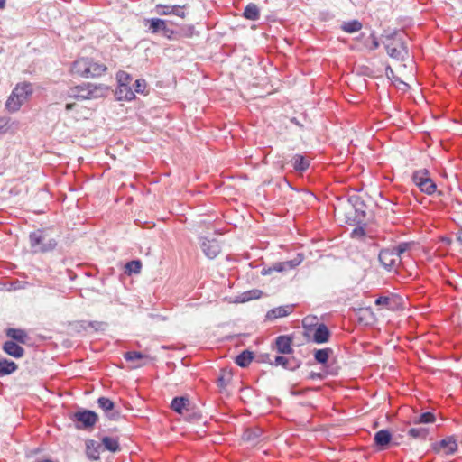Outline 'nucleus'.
Returning <instances> with one entry per match:
<instances>
[{"mask_svg":"<svg viewBox=\"0 0 462 462\" xmlns=\"http://www.w3.org/2000/svg\"><path fill=\"white\" fill-rule=\"evenodd\" d=\"M429 430L425 427L411 428L408 430V436L415 439L424 440L428 437Z\"/></svg>","mask_w":462,"mask_h":462,"instance_id":"473e14b6","label":"nucleus"},{"mask_svg":"<svg viewBox=\"0 0 462 462\" xmlns=\"http://www.w3.org/2000/svg\"><path fill=\"white\" fill-rule=\"evenodd\" d=\"M189 399L186 396L174 397L171 403V408L177 413L182 414L187 406L189 405Z\"/></svg>","mask_w":462,"mask_h":462,"instance_id":"4be33fe9","label":"nucleus"},{"mask_svg":"<svg viewBox=\"0 0 462 462\" xmlns=\"http://www.w3.org/2000/svg\"><path fill=\"white\" fill-rule=\"evenodd\" d=\"M378 260L388 271H392L400 263L391 248L382 249L379 253Z\"/></svg>","mask_w":462,"mask_h":462,"instance_id":"6e6552de","label":"nucleus"},{"mask_svg":"<svg viewBox=\"0 0 462 462\" xmlns=\"http://www.w3.org/2000/svg\"><path fill=\"white\" fill-rule=\"evenodd\" d=\"M102 444L105 448V449L110 451V452H117L120 450V446L118 439L116 438L111 437H104L102 438Z\"/></svg>","mask_w":462,"mask_h":462,"instance_id":"2f4dec72","label":"nucleus"},{"mask_svg":"<svg viewBox=\"0 0 462 462\" xmlns=\"http://www.w3.org/2000/svg\"><path fill=\"white\" fill-rule=\"evenodd\" d=\"M107 91L108 88L104 84H93L87 82L70 88L66 94V99H97L106 96Z\"/></svg>","mask_w":462,"mask_h":462,"instance_id":"f03ea898","label":"nucleus"},{"mask_svg":"<svg viewBox=\"0 0 462 462\" xmlns=\"http://www.w3.org/2000/svg\"><path fill=\"white\" fill-rule=\"evenodd\" d=\"M302 262V258H295L293 260H291V261H286V263H288V268L289 270H291L293 268H295L296 266H298L300 263Z\"/></svg>","mask_w":462,"mask_h":462,"instance_id":"3c124183","label":"nucleus"},{"mask_svg":"<svg viewBox=\"0 0 462 462\" xmlns=\"http://www.w3.org/2000/svg\"><path fill=\"white\" fill-rule=\"evenodd\" d=\"M89 58H79L71 65V73L79 77L87 78Z\"/></svg>","mask_w":462,"mask_h":462,"instance_id":"9b49d317","label":"nucleus"},{"mask_svg":"<svg viewBox=\"0 0 462 462\" xmlns=\"http://www.w3.org/2000/svg\"><path fill=\"white\" fill-rule=\"evenodd\" d=\"M3 350L9 356L21 358L24 355V349L13 340H8L4 343Z\"/></svg>","mask_w":462,"mask_h":462,"instance_id":"4468645a","label":"nucleus"},{"mask_svg":"<svg viewBox=\"0 0 462 462\" xmlns=\"http://www.w3.org/2000/svg\"><path fill=\"white\" fill-rule=\"evenodd\" d=\"M75 103H67L65 106L66 111H70L74 108Z\"/></svg>","mask_w":462,"mask_h":462,"instance_id":"4d7b16f0","label":"nucleus"},{"mask_svg":"<svg viewBox=\"0 0 462 462\" xmlns=\"http://www.w3.org/2000/svg\"><path fill=\"white\" fill-rule=\"evenodd\" d=\"M365 236V231L364 227H362V226H357V227L354 228L351 233V236L353 238H363Z\"/></svg>","mask_w":462,"mask_h":462,"instance_id":"8fccbe9b","label":"nucleus"},{"mask_svg":"<svg viewBox=\"0 0 462 462\" xmlns=\"http://www.w3.org/2000/svg\"><path fill=\"white\" fill-rule=\"evenodd\" d=\"M432 448L435 452L444 450L446 455H452L457 448V441L454 436L447 437L439 442H435L432 445Z\"/></svg>","mask_w":462,"mask_h":462,"instance_id":"1a4fd4ad","label":"nucleus"},{"mask_svg":"<svg viewBox=\"0 0 462 462\" xmlns=\"http://www.w3.org/2000/svg\"><path fill=\"white\" fill-rule=\"evenodd\" d=\"M230 379L231 377L229 374H222L217 380V386L225 388L228 384Z\"/></svg>","mask_w":462,"mask_h":462,"instance_id":"49530a36","label":"nucleus"},{"mask_svg":"<svg viewBox=\"0 0 462 462\" xmlns=\"http://www.w3.org/2000/svg\"><path fill=\"white\" fill-rule=\"evenodd\" d=\"M6 0H0V9H4L5 6Z\"/></svg>","mask_w":462,"mask_h":462,"instance_id":"13d9d810","label":"nucleus"},{"mask_svg":"<svg viewBox=\"0 0 462 462\" xmlns=\"http://www.w3.org/2000/svg\"><path fill=\"white\" fill-rule=\"evenodd\" d=\"M291 122L295 124L296 125L301 127V128L303 127V125L301 123H300V121L296 117H292L291 119Z\"/></svg>","mask_w":462,"mask_h":462,"instance_id":"6e6d98bb","label":"nucleus"},{"mask_svg":"<svg viewBox=\"0 0 462 462\" xmlns=\"http://www.w3.org/2000/svg\"><path fill=\"white\" fill-rule=\"evenodd\" d=\"M9 121L10 119L7 117H0V135L9 130Z\"/></svg>","mask_w":462,"mask_h":462,"instance_id":"de8ad7c7","label":"nucleus"},{"mask_svg":"<svg viewBox=\"0 0 462 462\" xmlns=\"http://www.w3.org/2000/svg\"><path fill=\"white\" fill-rule=\"evenodd\" d=\"M263 430L258 427L246 429L242 436V439L253 445L257 444L262 439Z\"/></svg>","mask_w":462,"mask_h":462,"instance_id":"2eb2a0df","label":"nucleus"},{"mask_svg":"<svg viewBox=\"0 0 462 462\" xmlns=\"http://www.w3.org/2000/svg\"><path fill=\"white\" fill-rule=\"evenodd\" d=\"M292 339L289 336H279L275 339L276 349L280 354H291L293 349L291 347Z\"/></svg>","mask_w":462,"mask_h":462,"instance_id":"f8f14e48","label":"nucleus"},{"mask_svg":"<svg viewBox=\"0 0 462 462\" xmlns=\"http://www.w3.org/2000/svg\"><path fill=\"white\" fill-rule=\"evenodd\" d=\"M288 263L286 262H280V263H275L273 267L269 268L268 270H264L263 272V274H268V273H271V272L273 271H275V272H284V271H287L289 270L288 268Z\"/></svg>","mask_w":462,"mask_h":462,"instance_id":"a19ab883","label":"nucleus"},{"mask_svg":"<svg viewBox=\"0 0 462 462\" xmlns=\"http://www.w3.org/2000/svg\"><path fill=\"white\" fill-rule=\"evenodd\" d=\"M291 312V307L289 306H280L277 308H273L270 310L266 313V319L269 320H273L278 318L286 317Z\"/></svg>","mask_w":462,"mask_h":462,"instance_id":"5701e85b","label":"nucleus"},{"mask_svg":"<svg viewBox=\"0 0 462 462\" xmlns=\"http://www.w3.org/2000/svg\"><path fill=\"white\" fill-rule=\"evenodd\" d=\"M348 204L354 210L352 215L350 212L346 215V223L349 225H360L366 217V205L358 195H351L348 198Z\"/></svg>","mask_w":462,"mask_h":462,"instance_id":"20e7f679","label":"nucleus"},{"mask_svg":"<svg viewBox=\"0 0 462 462\" xmlns=\"http://www.w3.org/2000/svg\"><path fill=\"white\" fill-rule=\"evenodd\" d=\"M70 420L77 430H89L97 422L98 416L93 411L80 409L70 415Z\"/></svg>","mask_w":462,"mask_h":462,"instance_id":"39448f33","label":"nucleus"},{"mask_svg":"<svg viewBox=\"0 0 462 462\" xmlns=\"http://www.w3.org/2000/svg\"><path fill=\"white\" fill-rule=\"evenodd\" d=\"M39 462H53V461H51V460H50V459H43V460H41V461H39Z\"/></svg>","mask_w":462,"mask_h":462,"instance_id":"bf43d9fd","label":"nucleus"},{"mask_svg":"<svg viewBox=\"0 0 462 462\" xmlns=\"http://www.w3.org/2000/svg\"><path fill=\"white\" fill-rule=\"evenodd\" d=\"M390 302H391V299L387 296H381L375 300V304L377 306H384L387 309H389Z\"/></svg>","mask_w":462,"mask_h":462,"instance_id":"09e8293b","label":"nucleus"},{"mask_svg":"<svg viewBox=\"0 0 462 462\" xmlns=\"http://www.w3.org/2000/svg\"><path fill=\"white\" fill-rule=\"evenodd\" d=\"M383 44L385 47L387 54L398 61H403L408 58V48L405 45L402 34L396 30L390 33L383 35Z\"/></svg>","mask_w":462,"mask_h":462,"instance_id":"7ed1b4c3","label":"nucleus"},{"mask_svg":"<svg viewBox=\"0 0 462 462\" xmlns=\"http://www.w3.org/2000/svg\"><path fill=\"white\" fill-rule=\"evenodd\" d=\"M185 6L180 5H158L156 6L157 13L162 15L175 14L179 17L184 18L185 13L182 10Z\"/></svg>","mask_w":462,"mask_h":462,"instance_id":"dca6fc26","label":"nucleus"},{"mask_svg":"<svg viewBox=\"0 0 462 462\" xmlns=\"http://www.w3.org/2000/svg\"><path fill=\"white\" fill-rule=\"evenodd\" d=\"M385 76L389 79H395L396 81L400 82L401 84H402L404 87H408V85L403 82L402 80H401L399 78H396L395 75H394V71L393 70V69L391 68L390 65H387L386 68H385Z\"/></svg>","mask_w":462,"mask_h":462,"instance_id":"a18cd8bd","label":"nucleus"},{"mask_svg":"<svg viewBox=\"0 0 462 462\" xmlns=\"http://www.w3.org/2000/svg\"><path fill=\"white\" fill-rule=\"evenodd\" d=\"M291 361L294 363V365H291L290 358H287V357H284L282 356H275L274 361L272 362L271 364L274 365L276 366L281 365V366H282L286 369L291 370V371H295L301 365L300 360H298V359L292 357Z\"/></svg>","mask_w":462,"mask_h":462,"instance_id":"aec40b11","label":"nucleus"},{"mask_svg":"<svg viewBox=\"0 0 462 462\" xmlns=\"http://www.w3.org/2000/svg\"><path fill=\"white\" fill-rule=\"evenodd\" d=\"M371 38L373 41H372V46L370 49L376 50L379 47L380 43H379L377 38L375 37L374 33L371 34Z\"/></svg>","mask_w":462,"mask_h":462,"instance_id":"603ef678","label":"nucleus"},{"mask_svg":"<svg viewBox=\"0 0 462 462\" xmlns=\"http://www.w3.org/2000/svg\"><path fill=\"white\" fill-rule=\"evenodd\" d=\"M430 180L429 171L427 170H420L413 173L412 180L420 189Z\"/></svg>","mask_w":462,"mask_h":462,"instance_id":"c756f323","label":"nucleus"},{"mask_svg":"<svg viewBox=\"0 0 462 462\" xmlns=\"http://www.w3.org/2000/svg\"><path fill=\"white\" fill-rule=\"evenodd\" d=\"M147 22L149 23V30L152 33H162L167 28L166 21L160 18H152Z\"/></svg>","mask_w":462,"mask_h":462,"instance_id":"cd10ccee","label":"nucleus"},{"mask_svg":"<svg viewBox=\"0 0 462 462\" xmlns=\"http://www.w3.org/2000/svg\"><path fill=\"white\" fill-rule=\"evenodd\" d=\"M291 162L294 171L299 173L306 171L310 165V161L301 154H295L291 158Z\"/></svg>","mask_w":462,"mask_h":462,"instance_id":"f3484780","label":"nucleus"},{"mask_svg":"<svg viewBox=\"0 0 462 462\" xmlns=\"http://www.w3.org/2000/svg\"><path fill=\"white\" fill-rule=\"evenodd\" d=\"M29 245L33 254H45L53 251L58 239L51 236V229L40 228L29 234Z\"/></svg>","mask_w":462,"mask_h":462,"instance_id":"f257e3e1","label":"nucleus"},{"mask_svg":"<svg viewBox=\"0 0 462 462\" xmlns=\"http://www.w3.org/2000/svg\"><path fill=\"white\" fill-rule=\"evenodd\" d=\"M254 358L253 352L249 350H244L242 351L238 356L236 357V364L240 367H247L249 364L252 362Z\"/></svg>","mask_w":462,"mask_h":462,"instance_id":"c85d7f7f","label":"nucleus"},{"mask_svg":"<svg viewBox=\"0 0 462 462\" xmlns=\"http://www.w3.org/2000/svg\"><path fill=\"white\" fill-rule=\"evenodd\" d=\"M200 246L205 255L209 259L216 258L221 251L219 242L216 238H202Z\"/></svg>","mask_w":462,"mask_h":462,"instance_id":"0eeeda50","label":"nucleus"},{"mask_svg":"<svg viewBox=\"0 0 462 462\" xmlns=\"http://www.w3.org/2000/svg\"><path fill=\"white\" fill-rule=\"evenodd\" d=\"M86 446L88 457L92 460H97L99 458L100 445H97L94 440H88Z\"/></svg>","mask_w":462,"mask_h":462,"instance_id":"72a5a7b5","label":"nucleus"},{"mask_svg":"<svg viewBox=\"0 0 462 462\" xmlns=\"http://www.w3.org/2000/svg\"><path fill=\"white\" fill-rule=\"evenodd\" d=\"M17 365L6 358L0 359V376L9 375L17 370Z\"/></svg>","mask_w":462,"mask_h":462,"instance_id":"a878e982","label":"nucleus"},{"mask_svg":"<svg viewBox=\"0 0 462 462\" xmlns=\"http://www.w3.org/2000/svg\"><path fill=\"white\" fill-rule=\"evenodd\" d=\"M87 78H97L100 77L106 72V66L104 63L97 62L93 59L89 58Z\"/></svg>","mask_w":462,"mask_h":462,"instance_id":"a211bd4d","label":"nucleus"},{"mask_svg":"<svg viewBox=\"0 0 462 462\" xmlns=\"http://www.w3.org/2000/svg\"><path fill=\"white\" fill-rule=\"evenodd\" d=\"M340 28L342 31L347 33H354L362 29V23L358 20H351L347 22H344Z\"/></svg>","mask_w":462,"mask_h":462,"instance_id":"7c9ffc66","label":"nucleus"},{"mask_svg":"<svg viewBox=\"0 0 462 462\" xmlns=\"http://www.w3.org/2000/svg\"><path fill=\"white\" fill-rule=\"evenodd\" d=\"M329 337L330 331L328 328L324 323H320L316 327L314 330L312 340L317 344H323L328 342Z\"/></svg>","mask_w":462,"mask_h":462,"instance_id":"ddd939ff","label":"nucleus"},{"mask_svg":"<svg viewBox=\"0 0 462 462\" xmlns=\"http://www.w3.org/2000/svg\"><path fill=\"white\" fill-rule=\"evenodd\" d=\"M98 407L104 411L106 417L111 420H118L121 418L120 411L116 409V404L107 397L97 399Z\"/></svg>","mask_w":462,"mask_h":462,"instance_id":"423d86ee","label":"nucleus"},{"mask_svg":"<svg viewBox=\"0 0 462 462\" xmlns=\"http://www.w3.org/2000/svg\"><path fill=\"white\" fill-rule=\"evenodd\" d=\"M173 33V31L171 29H170L168 26L167 28L165 29V31L162 32V35L167 37V38H171V35Z\"/></svg>","mask_w":462,"mask_h":462,"instance_id":"5fc2aeb1","label":"nucleus"},{"mask_svg":"<svg viewBox=\"0 0 462 462\" xmlns=\"http://www.w3.org/2000/svg\"><path fill=\"white\" fill-rule=\"evenodd\" d=\"M12 92L14 97H16L23 104L27 99V97L32 94V86L28 83L19 84Z\"/></svg>","mask_w":462,"mask_h":462,"instance_id":"412c9836","label":"nucleus"},{"mask_svg":"<svg viewBox=\"0 0 462 462\" xmlns=\"http://www.w3.org/2000/svg\"><path fill=\"white\" fill-rule=\"evenodd\" d=\"M146 88V81L144 79H136L134 82V93H143Z\"/></svg>","mask_w":462,"mask_h":462,"instance_id":"c03bdc74","label":"nucleus"},{"mask_svg":"<svg viewBox=\"0 0 462 462\" xmlns=\"http://www.w3.org/2000/svg\"><path fill=\"white\" fill-rule=\"evenodd\" d=\"M333 354V349L329 347L316 349L314 351V359L320 365H326L329 356Z\"/></svg>","mask_w":462,"mask_h":462,"instance_id":"bb28decb","label":"nucleus"},{"mask_svg":"<svg viewBox=\"0 0 462 462\" xmlns=\"http://www.w3.org/2000/svg\"><path fill=\"white\" fill-rule=\"evenodd\" d=\"M125 273L137 274L141 272L142 263L140 260H132L125 264Z\"/></svg>","mask_w":462,"mask_h":462,"instance_id":"c9c22d12","label":"nucleus"},{"mask_svg":"<svg viewBox=\"0 0 462 462\" xmlns=\"http://www.w3.org/2000/svg\"><path fill=\"white\" fill-rule=\"evenodd\" d=\"M116 97L118 100L131 101L135 97V94L127 84H118L116 90Z\"/></svg>","mask_w":462,"mask_h":462,"instance_id":"6ab92c4d","label":"nucleus"},{"mask_svg":"<svg viewBox=\"0 0 462 462\" xmlns=\"http://www.w3.org/2000/svg\"><path fill=\"white\" fill-rule=\"evenodd\" d=\"M116 79L118 84H127V86H129L130 82L132 81L131 75L125 71H119L116 75Z\"/></svg>","mask_w":462,"mask_h":462,"instance_id":"37998d69","label":"nucleus"},{"mask_svg":"<svg viewBox=\"0 0 462 462\" xmlns=\"http://www.w3.org/2000/svg\"><path fill=\"white\" fill-rule=\"evenodd\" d=\"M243 16L250 21H257L260 18V10L254 3H249L244 9Z\"/></svg>","mask_w":462,"mask_h":462,"instance_id":"b1692460","label":"nucleus"},{"mask_svg":"<svg viewBox=\"0 0 462 462\" xmlns=\"http://www.w3.org/2000/svg\"><path fill=\"white\" fill-rule=\"evenodd\" d=\"M392 440V434L388 430H380L374 436V443L379 450L388 448Z\"/></svg>","mask_w":462,"mask_h":462,"instance_id":"9d476101","label":"nucleus"},{"mask_svg":"<svg viewBox=\"0 0 462 462\" xmlns=\"http://www.w3.org/2000/svg\"><path fill=\"white\" fill-rule=\"evenodd\" d=\"M6 336L18 343L25 344L28 338L27 333L20 328H8Z\"/></svg>","mask_w":462,"mask_h":462,"instance_id":"393cba45","label":"nucleus"},{"mask_svg":"<svg viewBox=\"0 0 462 462\" xmlns=\"http://www.w3.org/2000/svg\"><path fill=\"white\" fill-rule=\"evenodd\" d=\"M290 361H291V365H294V363L291 361V358H290Z\"/></svg>","mask_w":462,"mask_h":462,"instance_id":"052dcab7","label":"nucleus"},{"mask_svg":"<svg viewBox=\"0 0 462 462\" xmlns=\"http://www.w3.org/2000/svg\"><path fill=\"white\" fill-rule=\"evenodd\" d=\"M435 421V415L430 411H426L419 415V417L414 419L415 424H426L432 423Z\"/></svg>","mask_w":462,"mask_h":462,"instance_id":"4c0bfd02","label":"nucleus"},{"mask_svg":"<svg viewBox=\"0 0 462 462\" xmlns=\"http://www.w3.org/2000/svg\"><path fill=\"white\" fill-rule=\"evenodd\" d=\"M436 183L431 178H430V180H428V181L423 184L420 189L428 195H432L436 191Z\"/></svg>","mask_w":462,"mask_h":462,"instance_id":"79ce46f5","label":"nucleus"},{"mask_svg":"<svg viewBox=\"0 0 462 462\" xmlns=\"http://www.w3.org/2000/svg\"><path fill=\"white\" fill-rule=\"evenodd\" d=\"M262 295V291L259 290H252L243 292L239 296V302H246L251 300L259 299Z\"/></svg>","mask_w":462,"mask_h":462,"instance_id":"f704fd0d","label":"nucleus"},{"mask_svg":"<svg viewBox=\"0 0 462 462\" xmlns=\"http://www.w3.org/2000/svg\"><path fill=\"white\" fill-rule=\"evenodd\" d=\"M22 105L23 104L20 102V100L18 98H16V97H14L13 92L5 103V106L8 109V111H10V112L17 111L21 107Z\"/></svg>","mask_w":462,"mask_h":462,"instance_id":"e433bc0d","label":"nucleus"},{"mask_svg":"<svg viewBox=\"0 0 462 462\" xmlns=\"http://www.w3.org/2000/svg\"><path fill=\"white\" fill-rule=\"evenodd\" d=\"M124 358L126 361L134 362L142 359H148L149 356L138 351H128L124 354Z\"/></svg>","mask_w":462,"mask_h":462,"instance_id":"58836bf2","label":"nucleus"},{"mask_svg":"<svg viewBox=\"0 0 462 462\" xmlns=\"http://www.w3.org/2000/svg\"><path fill=\"white\" fill-rule=\"evenodd\" d=\"M324 377H325L324 374H321V373L311 372L310 374V379H319V380H322V379H324Z\"/></svg>","mask_w":462,"mask_h":462,"instance_id":"864d4df0","label":"nucleus"},{"mask_svg":"<svg viewBox=\"0 0 462 462\" xmlns=\"http://www.w3.org/2000/svg\"><path fill=\"white\" fill-rule=\"evenodd\" d=\"M411 245V244L410 243H400L397 246H394L391 249L393 251L399 262H401V255L408 251Z\"/></svg>","mask_w":462,"mask_h":462,"instance_id":"ea45409f","label":"nucleus"}]
</instances>
